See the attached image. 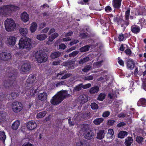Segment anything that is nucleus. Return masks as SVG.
<instances>
[{
	"mask_svg": "<svg viewBox=\"0 0 146 146\" xmlns=\"http://www.w3.org/2000/svg\"><path fill=\"white\" fill-rule=\"evenodd\" d=\"M130 11L129 8H128L125 13V19L126 20L129 19V17L130 15Z\"/></svg>",
	"mask_w": 146,
	"mask_h": 146,
	"instance_id": "nucleus-48",
	"label": "nucleus"
},
{
	"mask_svg": "<svg viewBox=\"0 0 146 146\" xmlns=\"http://www.w3.org/2000/svg\"><path fill=\"white\" fill-rule=\"evenodd\" d=\"M143 140V138L142 137L138 136L136 138V141L139 143L141 144L142 143Z\"/></svg>",
	"mask_w": 146,
	"mask_h": 146,
	"instance_id": "nucleus-47",
	"label": "nucleus"
},
{
	"mask_svg": "<svg viewBox=\"0 0 146 146\" xmlns=\"http://www.w3.org/2000/svg\"><path fill=\"white\" fill-rule=\"evenodd\" d=\"M35 57L37 62L39 63L46 62L47 57L44 52L42 51H38L35 54Z\"/></svg>",
	"mask_w": 146,
	"mask_h": 146,
	"instance_id": "nucleus-6",
	"label": "nucleus"
},
{
	"mask_svg": "<svg viewBox=\"0 0 146 146\" xmlns=\"http://www.w3.org/2000/svg\"><path fill=\"white\" fill-rule=\"evenodd\" d=\"M113 21L114 22L117 23V25H119L123 21L122 19V17L119 16L118 15H117L116 17H114Z\"/></svg>",
	"mask_w": 146,
	"mask_h": 146,
	"instance_id": "nucleus-29",
	"label": "nucleus"
},
{
	"mask_svg": "<svg viewBox=\"0 0 146 146\" xmlns=\"http://www.w3.org/2000/svg\"><path fill=\"white\" fill-rule=\"evenodd\" d=\"M18 44L19 48L25 49L26 51H29L32 47L31 39L26 37L21 38Z\"/></svg>",
	"mask_w": 146,
	"mask_h": 146,
	"instance_id": "nucleus-5",
	"label": "nucleus"
},
{
	"mask_svg": "<svg viewBox=\"0 0 146 146\" xmlns=\"http://www.w3.org/2000/svg\"><path fill=\"white\" fill-rule=\"evenodd\" d=\"M70 96V94L67 93V91H61L52 97L50 102L52 104L56 105L60 103L64 99Z\"/></svg>",
	"mask_w": 146,
	"mask_h": 146,
	"instance_id": "nucleus-3",
	"label": "nucleus"
},
{
	"mask_svg": "<svg viewBox=\"0 0 146 146\" xmlns=\"http://www.w3.org/2000/svg\"><path fill=\"white\" fill-rule=\"evenodd\" d=\"M65 83L64 81H62L57 83L56 84V86L58 87L61 85H63L65 84Z\"/></svg>",
	"mask_w": 146,
	"mask_h": 146,
	"instance_id": "nucleus-58",
	"label": "nucleus"
},
{
	"mask_svg": "<svg viewBox=\"0 0 146 146\" xmlns=\"http://www.w3.org/2000/svg\"><path fill=\"white\" fill-rule=\"evenodd\" d=\"M19 31L21 35L23 36H25L27 33V29L26 28H20Z\"/></svg>",
	"mask_w": 146,
	"mask_h": 146,
	"instance_id": "nucleus-33",
	"label": "nucleus"
},
{
	"mask_svg": "<svg viewBox=\"0 0 146 146\" xmlns=\"http://www.w3.org/2000/svg\"><path fill=\"white\" fill-rule=\"evenodd\" d=\"M110 114V112L109 111H106L104 112L102 115V116L104 117H108Z\"/></svg>",
	"mask_w": 146,
	"mask_h": 146,
	"instance_id": "nucleus-50",
	"label": "nucleus"
},
{
	"mask_svg": "<svg viewBox=\"0 0 146 146\" xmlns=\"http://www.w3.org/2000/svg\"><path fill=\"white\" fill-rule=\"evenodd\" d=\"M105 134L104 130L103 129L99 130L97 133L96 138L100 140L104 138Z\"/></svg>",
	"mask_w": 146,
	"mask_h": 146,
	"instance_id": "nucleus-19",
	"label": "nucleus"
},
{
	"mask_svg": "<svg viewBox=\"0 0 146 146\" xmlns=\"http://www.w3.org/2000/svg\"><path fill=\"white\" fill-rule=\"evenodd\" d=\"M64 71L58 73L57 75V77L59 78L62 79H65L68 78L70 77L72 74L71 73H67L64 75Z\"/></svg>",
	"mask_w": 146,
	"mask_h": 146,
	"instance_id": "nucleus-13",
	"label": "nucleus"
},
{
	"mask_svg": "<svg viewBox=\"0 0 146 146\" xmlns=\"http://www.w3.org/2000/svg\"><path fill=\"white\" fill-rule=\"evenodd\" d=\"M6 114L5 113H3L0 112V122H2L6 120Z\"/></svg>",
	"mask_w": 146,
	"mask_h": 146,
	"instance_id": "nucleus-39",
	"label": "nucleus"
},
{
	"mask_svg": "<svg viewBox=\"0 0 146 146\" xmlns=\"http://www.w3.org/2000/svg\"><path fill=\"white\" fill-rule=\"evenodd\" d=\"M64 65L67 67L69 70H72L74 68L75 61L72 60H68L64 63Z\"/></svg>",
	"mask_w": 146,
	"mask_h": 146,
	"instance_id": "nucleus-12",
	"label": "nucleus"
},
{
	"mask_svg": "<svg viewBox=\"0 0 146 146\" xmlns=\"http://www.w3.org/2000/svg\"><path fill=\"white\" fill-rule=\"evenodd\" d=\"M137 105L139 106H140L141 105L143 106L146 105V101L145 99L141 98L139 100L137 103Z\"/></svg>",
	"mask_w": 146,
	"mask_h": 146,
	"instance_id": "nucleus-36",
	"label": "nucleus"
},
{
	"mask_svg": "<svg viewBox=\"0 0 146 146\" xmlns=\"http://www.w3.org/2000/svg\"><path fill=\"white\" fill-rule=\"evenodd\" d=\"M79 52V51L78 50L74 51L72 53L70 54L69 55V57H74L78 54Z\"/></svg>",
	"mask_w": 146,
	"mask_h": 146,
	"instance_id": "nucleus-45",
	"label": "nucleus"
},
{
	"mask_svg": "<svg viewBox=\"0 0 146 146\" xmlns=\"http://www.w3.org/2000/svg\"><path fill=\"white\" fill-rule=\"evenodd\" d=\"M12 110L15 112L17 113L20 112L23 109V105L22 104L18 102H13L11 104Z\"/></svg>",
	"mask_w": 146,
	"mask_h": 146,
	"instance_id": "nucleus-8",
	"label": "nucleus"
},
{
	"mask_svg": "<svg viewBox=\"0 0 146 146\" xmlns=\"http://www.w3.org/2000/svg\"><path fill=\"white\" fill-rule=\"evenodd\" d=\"M98 108V105L95 103H92V109L97 110Z\"/></svg>",
	"mask_w": 146,
	"mask_h": 146,
	"instance_id": "nucleus-51",
	"label": "nucleus"
},
{
	"mask_svg": "<svg viewBox=\"0 0 146 146\" xmlns=\"http://www.w3.org/2000/svg\"><path fill=\"white\" fill-rule=\"evenodd\" d=\"M103 62V61L102 60L101 61L95 63L94 64L93 66H96L98 67H99L101 66L102 63Z\"/></svg>",
	"mask_w": 146,
	"mask_h": 146,
	"instance_id": "nucleus-52",
	"label": "nucleus"
},
{
	"mask_svg": "<svg viewBox=\"0 0 146 146\" xmlns=\"http://www.w3.org/2000/svg\"><path fill=\"white\" fill-rule=\"evenodd\" d=\"M27 126L28 129L32 130L36 128L37 124L34 121H31L27 123Z\"/></svg>",
	"mask_w": 146,
	"mask_h": 146,
	"instance_id": "nucleus-15",
	"label": "nucleus"
},
{
	"mask_svg": "<svg viewBox=\"0 0 146 146\" xmlns=\"http://www.w3.org/2000/svg\"><path fill=\"white\" fill-rule=\"evenodd\" d=\"M36 81L35 76L33 75H30L27 80L25 86L26 88L29 89V95L31 96H33L35 93H37V90L38 88V86L35 84Z\"/></svg>",
	"mask_w": 146,
	"mask_h": 146,
	"instance_id": "nucleus-1",
	"label": "nucleus"
},
{
	"mask_svg": "<svg viewBox=\"0 0 146 146\" xmlns=\"http://www.w3.org/2000/svg\"><path fill=\"white\" fill-rule=\"evenodd\" d=\"M103 2L102 0H101L99 3L96 4L95 0H93L92 2L93 9L96 11H100L102 10L103 7L102 4L101 3Z\"/></svg>",
	"mask_w": 146,
	"mask_h": 146,
	"instance_id": "nucleus-11",
	"label": "nucleus"
},
{
	"mask_svg": "<svg viewBox=\"0 0 146 146\" xmlns=\"http://www.w3.org/2000/svg\"><path fill=\"white\" fill-rule=\"evenodd\" d=\"M92 51L97 52L103 47L102 42L95 33H92Z\"/></svg>",
	"mask_w": 146,
	"mask_h": 146,
	"instance_id": "nucleus-4",
	"label": "nucleus"
},
{
	"mask_svg": "<svg viewBox=\"0 0 146 146\" xmlns=\"http://www.w3.org/2000/svg\"><path fill=\"white\" fill-rule=\"evenodd\" d=\"M46 112L43 111L38 113L36 115L37 118H41L45 116L46 114Z\"/></svg>",
	"mask_w": 146,
	"mask_h": 146,
	"instance_id": "nucleus-42",
	"label": "nucleus"
},
{
	"mask_svg": "<svg viewBox=\"0 0 146 146\" xmlns=\"http://www.w3.org/2000/svg\"><path fill=\"white\" fill-rule=\"evenodd\" d=\"M79 100L80 104H83L88 101V96L87 95H81L79 97Z\"/></svg>",
	"mask_w": 146,
	"mask_h": 146,
	"instance_id": "nucleus-21",
	"label": "nucleus"
},
{
	"mask_svg": "<svg viewBox=\"0 0 146 146\" xmlns=\"http://www.w3.org/2000/svg\"><path fill=\"white\" fill-rule=\"evenodd\" d=\"M47 36L46 35L42 34L41 35H37L36 38L40 40H43L46 38Z\"/></svg>",
	"mask_w": 146,
	"mask_h": 146,
	"instance_id": "nucleus-35",
	"label": "nucleus"
},
{
	"mask_svg": "<svg viewBox=\"0 0 146 146\" xmlns=\"http://www.w3.org/2000/svg\"><path fill=\"white\" fill-rule=\"evenodd\" d=\"M89 60V57H86L83 59H81L79 61V63L80 64H82L84 62H86Z\"/></svg>",
	"mask_w": 146,
	"mask_h": 146,
	"instance_id": "nucleus-43",
	"label": "nucleus"
},
{
	"mask_svg": "<svg viewBox=\"0 0 146 146\" xmlns=\"http://www.w3.org/2000/svg\"><path fill=\"white\" fill-rule=\"evenodd\" d=\"M91 129L84 133V135L85 139L88 140H90L91 139Z\"/></svg>",
	"mask_w": 146,
	"mask_h": 146,
	"instance_id": "nucleus-32",
	"label": "nucleus"
},
{
	"mask_svg": "<svg viewBox=\"0 0 146 146\" xmlns=\"http://www.w3.org/2000/svg\"><path fill=\"white\" fill-rule=\"evenodd\" d=\"M17 71L13 68H11L7 73V75L10 79L9 81L5 80L3 83V85L6 88L10 87L16 86L17 83L15 80L16 75Z\"/></svg>",
	"mask_w": 146,
	"mask_h": 146,
	"instance_id": "nucleus-2",
	"label": "nucleus"
},
{
	"mask_svg": "<svg viewBox=\"0 0 146 146\" xmlns=\"http://www.w3.org/2000/svg\"><path fill=\"white\" fill-rule=\"evenodd\" d=\"M47 93L44 92L43 93L39 94L38 95V98L39 100L41 101H44L47 99Z\"/></svg>",
	"mask_w": 146,
	"mask_h": 146,
	"instance_id": "nucleus-27",
	"label": "nucleus"
},
{
	"mask_svg": "<svg viewBox=\"0 0 146 146\" xmlns=\"http://www.w3.org/2000/svg\"><path fill=\"white\" fill-rule=\"evenodd\" d=\"M118 62L121 65L123 66H124L123 61L122 60L120 59L119 57L118 58Z\"/></svg>",
	"mask_w": 146,
	"mask_h": 146,
	"instance_id": "nucleus-63",
	"label": "nucleus"
},
{
	"mask_svg": "<svg viewBox=\"0 0 146 146\" xmlns=\"http://www.w3.org/2000/svg\"><path fill=\"white\" fill-rule=\"evenodd\" d=\"M5 28L8 31H11L15 28L16 24L14 21L11 19H7L4 22Z\"/></svg>",
	"mask_w": 146,
	"mask_h": 146,
	"instance_id": "nucleus-7",
	"label": "nucleus"
},
{
	"mask_svg": "<svg viewBox=\"0 0 146 146\" xmlns=\"http://www.w3.org/2000/svg\"><path fill=\"white\" fill-rule=\"evenodd\" d=\"M104 119L102 118H98L95 119L93 121V123L96 125H100L104 121Z\"/></svg>",
	"mask_w": 146,
	"mask_h": 146,
	"instance_id": "nucleus-34",
	"label": "nucleus"
},
{
	"mask_svg": "<svg viewBox=\"0 0 146 146\" xmlns=\"http://www.w3.org/2000/svg\"><path fill=\"white\" fill-rule=\"evenodd\" d=\"M62 53L59 51H56L52 53L50 55V57L52 59H55L60 56Z\"/></svg>",
	"mask_w": 146,
	"mask_h": 146,
	"instance_id": "nucleus-28",
	"label": "nucleus"
},
{
	"mask_svg": "<svg viewBox=\"0 0 146 146\" xmlns=\"http://www.w3.org/2000/svg\"><path fill=\"white\" fill-rule=\"evenodd\" d=\"M9 13L10 11H15L17 10H19V8L17 6L13 5H6Z\"/></svg>",
	"mask_w": 146,
	"mask_h": 146,
	"instance_id": "nucleus-22",
	"label": "nucleus"
},
{
	"mask_svg": "<svg viewBox=\"0 0 146 146\" xmlns=\"http://www.w3.org/2000/svg\"><path fill=\"white\" fill-rule=\"evenodd\" d=\"M99 89V87L98 86H95L92 88V94L97 93Z\"/></svg>",
	"mask_w": 146,
	"mask_h": 146,
	"instance_id": "nucleus-44",
	"label": "nucleus"
},
{
	"mask_svg": "<svg viewBox=\"0 0 146 146\" xmlns=\"http://www.w3.org/2000/svg\"><path fill=\"white\" fill-rule=\"evenodd\" d=\"M90 66H87L85 67V68L82 70V71L84 72H87L90 69Z\"/></svg>",
	"mask_w": 146,
	"mask_h": 146,
	"instance_id": "nucleus-64",
	"label": "nucleus"
},
{
	"mask_svg": "<svg viewBox=\"0 0 146 146\" xmlns=\"http://www.w3.org/2000/svg\"><path fill=\"white\" fill-rule=\"evenodd\" d=\"M31 66L30 63L25 62L21 66V71L24 73H27L30 71Z\"/></svg>",
	"mask_w": 146,
	"mask_h": 146,
	"instance_id": "nucleus-9",
	"label": "nucleus"
},
{
	"mask_svg": "<svg viewBox=\"0 0 146 146\" xmlns=\"http://www.w3.org/2000/svg\"><path fill=\"white\" fill-rule=\"evenodd\" d=\"M68 123L70 126H72L74 125V122L73 121H72L70 118H69L68 119Z\"/></svg>",
	"mask_w": 146,
	"mask_h": 146,
	"instance_id": "nucleus-62",
	"label": "nucleus"
},
{
	"mask_svg": "<svg viewBox=\"0 0 146 146\" xmlns=\"http://www.w3.org/2000/svg\"><path fill=\"white\" fill-rule=\"evenodd\" d=\"M6 5L3 6L0 8V16L2 17L5 16L9 14L8 11L7 10Z\"/></svg>",
	"mask_w": 146,
	"mask_h": 146,
	"instance_id": "nucleus-16",
	"label": "nucleus"
},
{
	"mask_svg": "<svg viewBox=\"0 0 146 146\" xmlns=\"http://www.w3.org/2000/svg\"><path fill=\"white\" fill-rule=\"evenodd\" d=\"M118 39L119 41H123L124 39L123 34H121L120 35H119L118 36Z\"/></svg>",
	"mask_w": 146,
	"mask_h": 146,
	"instance_id": "nucleus-59",
	"label": "nucleus"
},
{
	"mask_svg": "<svg viewBox=\"0 0 146 146\" xmlns=\"http://www.w3.org/2000/svg\"><path fill=\"white\" fill-rule=\"evenodd\" d=\"M127 66L129 69H133L135 66V63L132 59H129L127 60L126 63Z\"/></svg>",
	"mask_w": 146,
	"mask_h": 146,
	"instance_id": "nucleus-23",
	"label": "nucleus"
},
{
	"mask_svg": "<svg viewBox=\"0 0 146 146\" xmlns=\"http://www.w3.org/2000/svg\"><path fill=\"white\" fill-rule=\"evenodd\" d=\"M6 138V136L3 131H0V139L4 141Z\"/></svg>",
	"mask_w": 146,
	"mask_h": 146,
	"instance_id": "nucleus-46",
	"label": "nucleus"
},
{
	"mask_svg": "<svg viewBox=\"0 0 146 146\" xmlns=\"http://www.w3.org/2000/svg\"><path fill=\"white\" fill-rule=\"evenodd\" d=\"M127 132L126 131H120L118 135V137L121 138H123L125 136L127 135Z\"/></svg>",
	"mask_w": 146,
	"mask_h": 146,
	"instance_id": "nucleus-38",
	"label": "nucleus"
},
{
	"mask_svg": "<svg viewBox=\"0 0 146 146\" xmlns=\"http://www.w3.org/2000/svg\"><path fill=\"white\" fill-rule=\"evenodd\" d=\"M121 1L117 0H113L112 5L113 7L116 9H119L121 5Z\"/></svg>",
	"mask_w": 146,
	"mask_h": 146,
	"instance_id": "nucleus-26",
	"label": "nucleus"
},
{
	"mask_svg": "<svg viewBox=\"0 0 146 146\" xmlns=\"http://www.w3.org/2000/svg\"><path fill=\"white\" fill-rule=\"evenodd\" d=\"M11 58L10 53L8 52H2L0 53V59L4 61H8Z\"/></svg>",
	"mask_w": 146,
	"mask_h": 146,
	"instance_id": "nucleus-10",
	"label": "nucleus"
},
{
	"mask_svg": "<svg viewBox=\"0 0 146 146\" xmlns=\"http://www.w3.org/2000/svg\"><path fill=\"white\" fill-rule=\"evenodd\" d=\"M133 141L132 137H128L125 139L124 144L126 146H131L133 143Z\"/></svg>",
	"mask_w": 146,
	"mask_h": 146,
	"instance_id": "nucleus-25",
	"label": "nucleus"
},
{
	"mask_svg": "<svg viewBox=\"0 0 146 146\" xmlns=\"http://www.w3.org/2000/svg\"><path fill=\"white\" fill-rule=\"evenodd\" d=\"M37 25V24L35 23H33L31 25L30 28V29L32 33L34 32L36 30Z\"/></svg>",
	"mask_w": 146,
	"mask_h": 146,
	"instance_id": "nucleus-31",
	"label": "nucleus"
},
{
	"mask_svg": "<svg viewBox=\"0 0 146 146\" xmlns=\"http://www.w3.org/2000/svg\"><path fill=\"white\" fill-rule=\"evenodd\" d=\"M82 88V84H81L77 86L75 88V90L76 91H80Z\"/></svg>",
	"mask_w": 146,
	"mask_h": 146,
	"instance_id": "nucleus-53",
	"label": "nucleus"
},
{
	"mask_svg": "<svg viewBox=\"0 0 146 146\" xmlns=\"http://www.w3.org/2000/svg\"><path fill=\"white\" fill-rule=\"evenodd\" d=\"M76 146H89V143L86 140H81L80 139L76 141Z\"/></svg>",
	"mask_w": 146,
	"mask_h": 146,
	"instance_id": "nucleus-14",
	"label": "nucleus"
},
{
	"mask_svg": "<svg viewBox=\"0 0 146 146\" xmlns=\"http://www.w3.org/2000/svg\"><path fill=\"white\" fill-rule=\"evenodd\" d=\"M108 97L110 99H112L115 98V94L113 93H109L108 95Z\"/></svg>",
	"mask_w": 146,
	"mask_h": 146,
	"instance_id": "nucleus-57",
	"label": "nucleus"
},
{
	"mask_svg": "<svg viewBox=\"0 0 146 146\" xmlns=\"http://www.w3.org/2000/svg\"><path fill=\"white\" fill-rule=\"evenodd\" d=\"M21 18L23 21L26 23L29 20V15L26 12H24L21 14Z\"/></svg>",
	"mask_w": 146,
	"mask_h": 146,
	"instance_id": "nucleus-24",
	"label": "nucleus"
},
{
	"mask_svg": "<svg viewBox=\"0 0 146 146\" xmlns=\"http://www.w3.org/2000/svg\"><path fill=\"white\" fill-rule=\"evenodd\" d=\"M54 39V38L53 37L51 36L49 38L48 40L46 42V44H50V43L52 42Z\"/></svg>",
	"mask_w": 146,
	"mask_h": 146,
	"instance_id": "nucleus-56",
	"label": "nucleus"
},
{
	"mask_svg": "<svg viewBox=\"0 0 146 146\" xmlns=\"http://www.w3.org/2000/svg\"><path fill=\"white\" fill-rule=\"evenodd\" d=\"M79 36L81 38H86L88 37V36L85 33H82L80 34Z\"/></svg>",
	"mask_w": 146,
	"mask_h": 146,
	"instance_id": "nucleus-55",
	"label": "nucleus"
},
{
	"mask_svg": "<svg viewBox=\"0 0 146 146\" xmlns=\"http://www.w3.org/2000/svg\"><path fill=\"white\" fill-rule=\"evenodd\" d=\"M106 96V94L104 93H101L99 95L97 99L98 100L102 101L105 98Z\"/></svg>",
	"mask_w": 146,
	"mask_h": 146,
	"instance_id": "nucleus-41",
	"label": "nucleus"
},
{
	"mask_svg": "<svg viewBox=\"0 0 146 146\" xmlns=\"http://www.w3.org/2000/svg\"><path fill=\"white\" fill-rule=\"evenodd\" d=\"M115 121V120L110 119L108 120L107 124L108 125L111 126L113 125Z\"/></svg>",
	"mask_w": 146,
	"mask_h": 146,
	"instance_id": "nucleus-54",
	"label": "nucleus"
},
{
	"mask_svg": "<svg viewBox=\"0 0 146 146\" xmlns=\"http://www.w3.org/2000/svg\"><path fill=\"white\" fill-rule=\"evenodd\" d=\"M90 46L87 45L84 47H81L80 49V51L81 52H84L88 51L90 48Z\"/></svg>",
	"mask_w": 146,
	"mask_h": 146,
	"instance_id": "nucleus-40",
	"label": "nucleus"
},
{
	"mask_svg": "<svg viewBox=\"0 0 146 146\" xmlns=\"http://www.w3.org/2000/svg\"><path fill=\"white\" fill-rule=\"evenodd\" d=\"M16 38L13 36H10L7 38V43L9 45L13 46L15 43Z\"/></svg>",
	"mask_w": 146,
	"mask_h": 146,
	"instance_id": "nucleus-17",
	"label": "nucleus"
},
{
	"mask_svg": "<svg viewBox=\"0 0 146 146\" xmlns=\"http://www.w3.org/2000/svg\"><path fill=\"white\" fill-rule=\"evenodd\" d=\"M91 86L90 84H88L85 85L82 84V88L84 89L88 88Z\"/></svg>",
	"mask_w": 146,
	"mask_h": 146,
	"instance_id": "nucleus-61",
	"label": "nucleus"
},
{
	"mask_svg": "<svg viewBox=\"0 0 146 146\" xmlns=\"http://www.w3.org/2000/svg\"><path fill=\"white\" fill-rule=\"evenodd\" d=\"M141 29V28L136 25H133L131 26V29L132 32L136 34L139 33Z\"/></svg>",
	"mask_w": 146,
	"mask_h": 146,
	"instance_id": "nucleus-18",
	"label": "nucleus"
},
{
	"mask_svg": "<svg viewBox=\"0 0 146 146\" xmlns=\"http://www.w3.org/2000/svg\"><path fill=\"white\" fill-rule=\"evenodd\" d=\"M90 130V126L86 124H82L80 127V131H83L84 133Z\"/></svg>",
	"mask_w": 146,
	"mask_h": 146,
	"instance_id": "nucleus-20",
	"label": "nucleus"
},
{
	"mask_svg": "<svg viewBox=\"0 0 146 146\" xmlns=\"http://www.w3.org/2000/svg\"><path fill=\"white\" fill-rule=\"evenodd\" d=\"M6 96L9 99L12 98L14 99L17 97V94L16 93L13 92L10 93L9 94H7Z\"/></svg>",
	"mask_w": 146,
	"mask_h": 146,
	"instance_id": "nucleus-37",
	"label": "nucleus"
},
{
	"mask_svg": "<svg viewBox=\"0 0 146 146\" xmlns=\"http://www.w3.org/2000/svg\"><path fill=\"white\" fill-rule=\"evenodd\" d=\"M6 98V96L3 93H0V103L3 101Z\"/></svg>",
	"mask_w": 146,
	"mask_h": 146,
	"instance_id": "nucleus-49",
	"label": "nucleus"
},
{
	"mask_svg": "<svg viewBox=\"0 0 146 146\" xmlns=\"http://www.w3.org/2000/svg\"><path fill=\"white\" fill-rule=\"evenodd\" d=\"M20 122L18 120H16L12 124V128L14 130L17 129L20 125Z\"/></svg>",
	"mask_w": 146,
	"mask_h": 146,
	"instance_id": "nucleus-30",
	"label": "nucleus"
},
{
	"mask_svg": "<svg viewBox=\"0 0 146 146\" xmlns=\"http://www.w3.org/2000/svg\"><path fill=\"white\" fill-rule=\"evenodd\" d=\"M79 42L78 40H74L72 41L70 43V45L72 46L74 44H76Z\"/></svg>",
	"mask_w": 146,
	"mask_h": 146,
	"instance_id": "nucleus-60",
	"label": "nucleus"
}]
</instances>
